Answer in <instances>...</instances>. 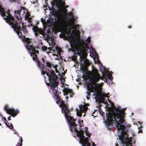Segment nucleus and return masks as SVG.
Returning <instances> with one entry per match:
<instances>
[{"label":"nucleus","mask_w":146,"mask_h":146,"mask_svg":"<svg viewBox=\"0 0 146 146\" xmlns=\"http://www.w3.org/2000/svg\"><path fill=\"white\" fill-rule=\"evenodd\" d=\"M59 94H60L61 92H59L58 89L56 91L55 93H54V98L56 100V103L58 104L60 107L62 109V112L64 113L65 117L68 121L70 126V130L72 132H74L76 133L79 132V130L77 128L78 125L75 123L76 119H73V117L70 115V110L69 109V105L67 102H65L60 98ZM78 125L79 127L80 128L82 127L81 123L80 121H78Z\"/></svg>","instance_id":"1"},{"label":"nucleus","mask_w":146,"mask_h":146,"mask_svg":"<svg viewBox=\"0 0 146 146\" xmlns=\"http://www.w3.org/2000/svg\"><path fill=\"white\" fill-rule=\"evenodd\" d=\"M88 69L85 68L83 70V72H85L87 75H84L82 76L84 82H97L101 79L104 81V82H107L108 80H110V81H112L113 77L111 74H107L105 73L103 74L102 76H101L99 74L98 70L95 68H93L92 72L89 71L88 73Z\"/></svg>","instance_id":"2"},{"label":"nucleus","mask_w":146,"mask_h":146,"mask_svg":"<svg viewBox=\"0 0 146 146\" xmlns=\"http://www.w3.org/2000/svg\"><path fill=\"white\" fill-rule=\"evenodd\" d=\"M23 38V40L25 41L27 43L25 46L27 49L29 50L31 56L33 55L34 56L33 58V60L37 61L38 66L41 69V74L43 75H44L46 72L47 70L45 68L44 64H41L38 60L37 57V54H39L38 50H36L35 47L33 46V45L31 44V39H30L29 38H26L25 36H24Z\"/></svg>","instance_id":"3"},{"label":"nucleus","mask_w":146,"mask_h":146,"mask_svg":"<svg viewBox=\"0 0 146 146\" xmlns=\"http://www.w3.org/2000/svg\"><path fill=\"white\" fill-rule=\"evenodd\" d=\"M9 12L10 10L9 9L5 12L4 8L0 5V13L1 16L3 17L4 19L6 20L7 23L9 25H11L13 29L17 34L20 36L21 35V33H20V28L19 26L18 23L17 21L14 23L15 18L12 16Z\"/></svg>","instance_id":"4"},{"label":"nucleus","mask_w":146,"mask_h":146,"mask_svg":"<svg viewBox=\"0 0 146 146\" xmlns=\"http://www.w3.org/2000/svg\"><path fill=\"white\" fill-rule=\"evenodd\" d=\"M115 110L116 111L114 116V123L116 125V127L117 131L121 130L122 131H125L124 129H125V126L120 123H123L125 120L123 118L124 115V111L121 109L120 107L118 106L117 108H115Z\"/></svg>","instance_id":"5"},{"label":"nucleus","mask_w":146,"mask_h":146,"mask_svg":"<svg viewBox=\"0 0 146 146\" xmlns=\"http://www.w3.org/2000/svg\"><path fill=\"white\" fill-rule=\"evenodd\" d=\"M97 83H79L78 84L87 87L88 90L90 92H94L92 96H96V92H101L102 90L100 84Z\"/></svg>","instance_id":"6"},{"label":"nucleus","mask_w":146,"mask_h":146,"mask_svg":"<svg viewBox=\"0 0 146 146\" xmlns=\"http://www.w3.org/2000/svg\"><path fill=\"white\" fill-rule=\"evenodd\" d=\"M70 19L67 18L64 20L61 23L60 27L62 29L63 31L61 35H60V38H70L72 35V33L70 31L67 30V28L69 26H72V24L70 22Z\"/></svg>","instance_id":"7"},{"label":"nucleus","mask_w":146,"mask_h":146,"mask_svg":"<svg viewBox=\"0 0 146 146\" xmlns=\"http://www.w3.org/2000/svg\"><path fill=\"white\" fill-rule=\"evenodd\" d=\"M121 140V146H133L131 137L129 139L126 131H122L121 136L119 138Z\"/></svg>","instance_id":"8"},{"label":"nucleus","mask_w":146,"mask_h":146,"mask_svg":"<svg viewBox=\"0 0 146 146\" xmlns=\"http://www.w3.org/2000/svg\"><path fill=\"white\" fill-rule=\"evenodd\" d=\"M79 128L80 131L76 133V135L79 139V143L82 144V146H90V144L89 142L88 138L85 137L84 131L81 130L80 127Z\"/></svg>","instance_id":"9"},{"label":"nucleus","mask_w":146,"mask_h":146,"mask_svg":"<svg viewBox=\"0 0 146 146\" xmlns=\"http://www.w3.org/2000/svg\"><path fill=\"white\" fill-rule=\"evenodd\" d=\"M51 70H48L49 73L46 72L45 74H46L47 76L49 78V79L52 80L53 82H58V76L56 75L54 72L53 70L51 69ZM49 82H51L50 81Z\"/></svg>","instance_id":"10"},{"label":"nucleus","mask_w":146,"mask_h":146,"mask_svg":"<svg viewBox=\"0 0 146 146\" xmlns=\"http://www.w3.org/2000/svg\"><path fill=\"white\" fill-rule=\"evenodd\" d=\"M4 110L6 111L7 113L13 117L16 116L19 112L18 109L15 110L13 108H10L7 106H6L4 107Z\"/></svg>","instance_id":"11"},{"label":"nucleus","mask_w":146,"mask_h":146,"mask_svg":"<svg viewBox=\"0 0 146 146\" xmlns=\"http://www.w3.org/2000/svg\"><path fill=\"white\" fill-rule=\"evenodd\" d=\"M33 29L35 32V35L36 36H38L39 34L41 35H43L44 32L42 29L41 28H39L37 26H35L33 28Z\"/></svg>","instance_id":"12"},{"label":"nucleus","mask_w":146,"mask_h":146,"mask_svg":"<svg viewBox=\"0 0 146 146\" xmlns=\"http://www.w3.org/2000/svg\"><path fill=\"white\" fill-rule=\"evenodd\" d=\"M63 92L64 93V95H67L69 93V95L70 97H72L74 95V93L73 92L72 90L68 88V87L64 88L63 90Z\"/></svg>","instance_id":"13"},{"label":"nucleus","mask_w":146,"mask_h":146,"mask_svg":"<svg viewBox=\"0 0 146 146\" xmlns=\"http://www.w3.org/2000/svg\"><path fill=\"white\" fill-rule=\"evenodd\" d=\"M19 25V24H18L19 26L20 27V33H21V35L20 36V35H18L17 34L19 35V38H21L22 39V41L23 42H26L25 41H24L23 39V37L24 36H25V37H26V36H25L23 35H22V33L21 32V30L23 32H25L26 33H28L27 30V28L25 27L24 26H23V23L22 24V29H21L20 26ZM26 38H27L26 37Z\"/></svg>","instance_id":"14"},{"label":"nucleus","mask_w":146,"mask_h":146,"mask_svg":"<svg viewBox=\"0 0 146 146\" xmlns=\"http://www.w3.org/2000/svg\"><path fill=\"white\" fill-rule=\"evenodd\" d=\"M115 113V112H114L113 114L110 113L107 114L106 116L107 120L113 122V119H114V116Z\"/></svg>","instance_id":"15"},{"label":"nucleus","mask_w":146,"mask_h":146,"mask_svg":"<svg viewBox=\"0 0 146 146\" xmlns=\"http://www.w3.org/2000/svg\"><path fill=\"white\" fill-rule=\"evenodd\" d=\"M55 50H52V51L55 54L54 55L57 56V55H60L62 51L61 49L57 46L55 47Z\"/></svg>","instance_id":"16"},{"label":"nucleus","mask_w":146,"mask_h":146,"mask_svg":"<svg viewBox=\"0 0 146 146\" xmlns=\"http://www.w3.org/2000/svg\"><path fill=\"white\" fill-rule=\"evenodd\" d=\"M46 83L47 85L48 86H50L52 89H54V88L58 87V83Z\"/></svg>","instance_id":"17"},{"label":"nucleus","mask_w":146,"mask_h":146,"mask_svg":"<svg viewBox=\"0 0 146 146\" xmlns=\"http://www.w3.org/2000/svg\"><path fill=\"white\" fill-rule=\"evenodd\" d=\"M105 125L109 129H110L112 127L113 122L108 120L105 121L104 122Z\"/></svg>","instance_id":"18"},{"label":"nucleus","mask_w":146,"mask_h":146,"mask_svg":"<svg viewBox=\"0 0 146 146\" xmlns=\"http://www.w3.org/2000/svg\"><path fill=\"white\" fill-rule=\"evenodd\" d=\"M17 135V136L19 137V141L18 142L16 145V146H22V142H23V139L22 137L21 136H19V134L18 133H16Z\"/></svg>","instance_id":"19"},{"label":"nucleus","mask_w":146,"mask_h":146,"mask_svg":"<svg viewBox=\"0 0 146 146\" xmlns=\"http://www.w3.org/2000/svg\"><path fill=\"white\" fill-rule=\"evenodd\" d=\"M47 49V47L45 46H42V50L43 51H46ZM48 51H46L47 53H48L50 52L52 50V48L50 47L48 48Z\"/></svg>","instance_id":"20"},{"label":"nucleus","mask_w":146,"mask_h":146,"mask_svg":"<svg viewBox=\"0 0 146 146\" xmlns=\"http://www.w3.org/2000/svg\"><path fill=\"white\" fill-rule=\"evenodd\" d=\"M79 108L83 112L86 111L88 109V108L84 105H80L79 106Z\"/></svg>","instance_id":"21"},{"label":"nucleus","mask_w":146,"mask_h":146,"mask_svg":"<svg viewBox=\"0 0 146 146\" xmlns=\"http://www.w3.org/2000/svg\"><path fill=\"white\" fill-rule=\"evenodd\" d=\"M95 98L96 100H100L101 98V92H96V94Z\"/></svg>","instance_id":"22"},{"label":"nucleus","mask_w":146,"mask_h":146,"mask_svg":"<svg viewBox=\"0 0 146 146\" xmlns=\"http://www.w3.org/2000/svg\"><path fill=\"white\" fill-rule=\"evenodd\" d=\"M66 72L64 71V73H62V74L60 75V78H59V79L60 80V81L62 82H65V78L63 76L65 75Z\"/></svg>","instance_id":"23"},{"label":"nucleus","mask_w":146,"mask_h":146,"mask_svg":"<svg viewBox=\"0 0 146 146\" xmlns=\"http://www.w3.org/2000/svg\"><path fill=\"white\" fill-rule=\"evenodd\" d=\"M72 25V26H73L74 27V30H73L72 31V32L73 33H74L76 31V29H79V26L78 25H77L76 26L75 25L74 23Z\"/></svg>","instance_id":"24"},{"label":"nucleus","mask_w":146,"mask_h":146,"mask_svg":"<svg viewBox=\"0 0 146 146\" xmlns=\"http://www.w3.org/2000/svg\"><path fill=\"white\" fill-rule=\"evenodd\" d=\"M17 12V15H15V17H16L17 19V20L19 21V17H20V11H15V13H16V12Z\"/></svg>","instance_id":"25"},{"label":"nucleus","mask_w":146,"mask_h":146,"mask_svg":"<svg viewBox=\"0 0 146 146\" xmlns=\"http://www.w3.org/2000/svg\"><path fill=\"white\" fill-rule=\"evenodd\" d=\"M84 132L86 136L88 137L90 136V134L88 132V128L86 127V129L84 131Z\"/></svg>","instance_id":"26"},{"label":"nucleus","mask_w":146,"mask_h":146,"mask_svg":"<svg viewBox=\"0 0 146 146\" xmlns=\"http://www.w3.org/2000/svg\"><path fill=\"white\" fill-rule=\"evenodd\" d=\"M83 112L80 110V111H77V115L79 117H81L82 116V113Z\"/></svg>","instance_id":"27"},{"label":"nucleus","mask_w":146,"mask_h":146,"mask_svg":"<svg viewBox=\"0 0 146 146\" xmlns=\"http://www.w3.org/2000/svg\"><path fill=\"white\" fill-rule=\"evenodd\" d=\"M138 122L140 124V125H139L140 127H138V128L139 129V133H142V131L141 129H140L141 128H142L143 127L142 126V123L141 122H140L139 121Z\"/></svg>","instance_id":"28"},{"label":"nucleus","mask_w":146,"mask_h":146,"mask_svg":"<svg viewBox=\"0 0 146 146\" xmlns=\"http://www.w3.org/2000/svg\"><path fill=\"white\" fill-rule=\"evenodd\" d=\"M5 124L6 125V126H7V127H8L11 129H12L13 128V125H12V124H10V125L11 126H10L9 125H8L7 124V123H6V122H5Z\"/></svg>","instance_id":"29"},{"label":"nucleus","mask_w":146,"mask_h":146,"mask_svg":"<svg viewBox=\"0 0 146 146\" xmlns=\"http://www.w3.org/2000/svg\"><path fill=\"white\" fill-rule=\"evenodd\" d=\"M90 91H88L87 92V96H86V98L88 100L89 99V98L88 97V96L90 97L91 96V94L90 93Z\"/></svg>","instance_id":"30"},{"label":"nucleus","mask_w":146,"mask_h":146,"mask_svg":"<svg viewBox=\"0 0 146 146\" xmlns=\"http://www.w3.org/2000/svg\"><path fill=\"white\" fill-rule=\"evenodd\" d=\"M46 66H48L49 67H52V64L50 62H47L46 63Z\"/></svg>","instance_id":"31"},{"label":"nucleus","mask_w":146,"mask_h":146,"mask_svg":"<svg viewBox=\"0 0 146 146\" xmlns=\"http://www.w3.org/2000/svg\"><path fill=\"white\" fill-rule=\"evenodd\" d=\"M101 96L104 98V97H107L108 98L109 97L105 93H101Z\"/></svg>","instance_id":"32"},{"label":"nucleus","mask_w":146,"mask_h":146,"mask_svg":"<svg viewBox=\"0 0 146 146\" xmlns=\"http://www.w3.org/2000/svg\"><path fill=\"white\" fill-rule=\"evenodd\" d=\"M105 100V98L104 97L101 96V99L99 101H101L102 103H104Z\"/></svg>","instance_id":"33"},{"label":"nucleus","mask_w":146,"mask_h":146,"mask_svg":"<svg viewBox=\"0 0 146 146\" xmlns=\"http://www.w3.org/2000/svg\"><path fill=\"white\" fill-rule=\"evenodd\" d=\"M70 44L72 45H73L74 46H75L76 45V44L75 43L74 41H73Z\"/></svg>","instance_id":"34"},{"label":"nucleus","mask_w":146,"mask_h":146,"mask_svg":"<svg viewBox=\"0 0 146 146\" xmlns=\"http://www.w3.org/2000/svg\"><path fill=\"white\" fill-rule=\"evenodd\" d=\"M60 3L61 4V5L63 6H64L65 5V2L64 1H60Z\"/></svg>","instance_id":"35"},{"label":"nucleus","mask_w":146,"mask_h":146,"mask_svg":"<svg viewBox=\"0 0 146 146\" xmlns=\"http://www.w3.org/2000/svg\"><path fill=\"white\" fill-rule=\"evenodd\" d=\"M41 21L42 23L43 24H44V23H45V20H44L42 18L41 19Z\"/></svg>","instance_id":"36"},{"label":"nucleus","mask_w":146,"mask_h":146,"mask_svg":"<svg viewBox=\"0 0 146 146\" xmlns=\"http://www.w3.org/2000/svg\"><path fill=\"white\" fill-rule=\"evenodd\" d=\"M53 66V67L54 68L55 67V71H56V73H59V71H58L57 70V68H56V67H55L56 66Z\"/></svg>","instance_id":"37"},{"label":"nucleus","mask_w":146,"mask_h":146,"mask_svg":"<svg viewBox=\"0 0 146 146\" xmlns=\"http://www.w3.org/2000/svg\"><path fill=\"white\" fill-rule=\"evenodd\" d=\"M62 83V85H61L62 87L63 86L64 87L66 85V84H65L64 83L62 82V83Z\"/></svg>","instance_id":"38"},{"label":"nucleus","mask_w":146,"mask_h":146,"mask_svg":"<svg viewBox=\"0 0 146 146\" xmlns=\"http://www.w3.org/2000/svg\"><path fill=\"white\" fill-rule=\"evenodd\" d=\"M70 27H72V26H69L67 28V30L68 31H70V32H71V29L70 28Z\"/></svg>","instance_id":"39"},{"label":"nucleus","mask_w":146,"mask_h":146,"mask_svg":"<svg viewBox=\"0 0 146 146\" xmlns=\"http://www.w3.org/2000/svg\"><path fill=\"white\" fill-rule=\"evenodd\" d=\"M84 61L85 62L88 63L89 62L88 60L87 59H84Z\"/></svg>","instance_id":"40"},{"label":"nucleus","mask_w":146,"mask_h":146,"mask_svg":"<svg viewBox=\"0 0 146 146\" xmlns=\"http://www.w3.org/2000/svg\"><path fill=\"white\" fill-rule=\"evenodd\" d=\"M7 119L8 120H11V117L10 116H9L8 118Z\"/></svg>","instance_id":"41"},{"label":"nucleus","mask_w":146,"mask_h":146,"mask_svg":"<svg viewBox=\"0 0 146 146\" xmlns=\"http://www.w3.org/2000/svg\"><path fill=\"white\" fill-rule=\"evenodd\" d=\"M107 83V84H108L110 86L111 85H112V84L113 83V82H112V83Z\"/></svg>","instance_id":"42"},{"label":"nucleus","mask_w":146,"mask_h":146,"mask_svg":"<svg viewBox=\"0 0 146 146\" xmlns=\"http://www.w3.org/2000/svg\"><path fill=\"white\" fill-rule=\"evenodd\" d=\"M3 120L5 121V122H5V121H6V118L5 117H3Z\"/></svg>","instance_id":"43"},{"label":"nucleus","mask_w":146,"mask_h":146,"mask_svg":"<svg viewBox=\"0 0 146 146\" xmlns=\"http://www.w3.org/2000/svg\"><path fill=\"white\" fill-rule=\"evenodd\" d=\"M132 27L131 25L129 26L128 27V28L129 29L131 28H132Z\"/></svg>","instance_id":"44"},{"label":"nucleus","mask_w":146,"mask_h":146,"mask_svg":"<svg viewBox=\"0 0 146 146\" xmlns=\"http://www.w3.org/2000/svg\"><path fill=\"white\" fill-rule=\"evenodd\" d=\"M13 131H14V134H15L16 133L17 131L13 129Z\"/></svg>","instance_id":"45"},{"label":"nucleus","mask_w":146,"mask_h":146,"mask_svg":"<svg viewBox=\"0 0 146 146\" xmlns=\"http://www.w3.org/2000/svg\"><path fill=\"white\" fill-rule=\"evenodd\" d=\"M121 136H119V138L120 137H121ZM120 140H121V139H120ZM119 141H121V140H120Z\"/></svg>","instance_id":"46"},{"label":"nucleus","mask_w":146,"mask_h":146,"mask_svg":"<svg viewBox=\"0 0 146 146\" xmlns=\"http://www.w3.org/2000/svg\"><path fill=\"white\" fill-rule=\"evenodd\" d=\"M92 145L93 146H95V143H92Z\"/></svg>","instance_id":"47"},{"label":"nucleus","mask_w":146,"mask_h":146,"mask_svg":"<svg viewBox=\"0 0 146 146\" xmlns=\"http://www.w3.org/2000/svg\"><path fill=\"white\" fill-rule=\"evenodd\" d=\"M95 111H95L94 112H93L92 113V115H93V114H94V113H95Z\"/></svg>","instance_id":"48"},{"label":"nucleus","mask_w":146,"mask_h":146,"mask_svg":"<svg viewBox=\"0 0 146 146\" xmlns=\"http://www.w3.org/2000/svg\"><path fill=\"white\" fill-rule=\"evenodd\" d=\"M77 54L78 55H80V53L79 52L77 53Z\"/></svg>","instance_id":"49"},{"label":"nucleus","mask_w":146,"mask_h":146,"mask_svg":"<svg viewBox=\"0 0 146 146\" xmlns=\"http://www.w3.org/2000/svg\"><path fill=\"white\" fill-rule=\"evenodd\" d=\"M115 146H119V145H118V144H117V143H116V144H115Z\"/></svg>","instance_id":"50"},{"label":"nucleus","mask_w":146,"mask_h":146,"mask_svg":"<svg viewBox=\"0 0 146 146\" xmlns=\"http://www.w3.org/2000/svg\"><path fill=\"white\" fill-rule=\"evenodd\" d=\"M65 98L66 99H68V96H66Z\"/></svg>","instance_id":"51"},{"label":"nucleus","mask_w":146,"mask_h":146,"mask_svg":"<svg viewBox=\"0 0 146 146\" xmlns=\"http://www.w3.org/2000/svg\"><path fill=\"white\" fill-rule=\"evenodd\" d=\"M42 61L43 62H44V60L43 59H42Z\"/></svg>","instance_id":"52"},{"label":"nucleus","mask_w":146,"mask_h":146,"mask_svg":"<svg viewBox=\"0 0 146 146\" xmlns=\"http://www.w3.org/2000/svg\"><path fill=\"white\" fill-rule=\"evenodd\" d=\"M47 5H46V6L45 7H44V8H46L47 7Z\"/></svg>","instance_id":"53"},{"label":"nucleus","mask_w":146,"mask_h":146,"mask_svg":"<svg viewBox=\"0 0 146 146\" xmlns=\"http://www.w3.org/2000/svg\"><path fill=\"white\" fill-rule=\"evenodd\" d=\"M77 88H79V86L77 85Z\"/></svg>","instance_id":"54"},{"label":"nucleus","mask_w":146,"mask_h":146,"mask_svg":"<svg viewBox=\"0 0 146 146\" xmlns=\"http://www.w3.org/2000/svg\"><path fill=\"white\" fill-rule=\"evenodd\" d=\"M81 122L82 123H83V120H81Z\"/></svg>","instance_id":"55"},{"label":"nucleus","mask_w":146,"mask_h":146,"mask_svg":"<svg viewBox=\"0 0 146 146\" xmlns=\"http://www.w3.org/2000/svg\"><path fill=\"white\" fill-rule=\"evenodd\" d=\"M76 31L77 32H79V31L78 30H77Z\"/></svg>","instance_id":"56"},{"label":"nucleus","mask_w":146,"mask_h":146,"mask_svg":"<svg viewBox=\"0 0 146 146\" xmlns=\"http://www.w3.org/2000/svg\"><path fill=\"white\" fill-rule=\"evenodd\" d=\"M66 7L67 8V7H68V5H67V6H66Z\"/></svg>","instance_id":"57"},{"label":"nucleus","mask_w":146,"mask_h":146,"mask_svg":"<svg viewBox=\"0 0 146 146\" xmlns=\"http://www.w3.org/2000/svg\"><path fill=\"white\" fill-rule=\"evenodd\" d=\"M58 75H59V76H60V74H58Z\"/></svg>","instance_id":"58"},{"label":"nucleus","mask_w":146,"mask_h":146,"mask_svg":"<svg viewBox=\"0 0 146 146\" xmlns=\"http://www.w3.org/2000/svg\"><path fill=\"white\" fill-rule=\"evenodd\" d=\"M0 126H1V123H0Z\"/></svg>","instance_id":"59"},{"label":"nucleus","mask_w":146,"mask_h":146,"mask_svg":"<svg viewBox=\"0 0 146 146\" xmlns=\"http://www.w3.org/2000/svg\"><path fill=\"white\" fill-rule=\"evenodd\" d=\"M1 115V113H0V116ZM1 116H2L1 115Z\"/></svg>","instance_id":"60"},{"label":"nucleus","mask_w":146,"mask_h":146,"mask_svg":"<svg viewBox=\"0 0 146 146\" xmlns=\"http://www.w3.org/2000/svg\"><path fill=\"white\" fill-rule=\"evenodd\" d=\"M83 116H85V115H83Z\"/></svg>","instance_id":"61"},{"label":"nucleus","mask_w":146,"mask_h":146,"mask_svg":"<svg viewBox=\"0 0 146 146\" xmlns=\"http://www.w3.org/2000/svg\"><path fill=\"white\" fill-rule=\"evenodd\" d=\"M83 116H85V115H83Z\"/></svg>","instance_id":"62"},{"label":"nucleus","mask_w":146,"mask_h":146,"mask_svg":"<svg viewBox=\"0 0 146 146\" xmlns=\"http://www.w3.org/2000/svg\"><path fill=\"white\" fill-rule=\"evenodd\" d=\"M64 69L63 68V70L64 71Z\"/></svg>","instance_id":"63"},{"label":"nucleus","mask_w":146,"mask_h":146,"mask_svg":"<svg viewBox=\"0 0 146 146\" xmlns=\"http://www.w3.org/2000/svg\"><path fill=\"white\" fill-rule=\"evenodd\" d=\"M101 83V84H102H102H103V83Z\"/></svg>","instance_id":"64"}]
</instances>
